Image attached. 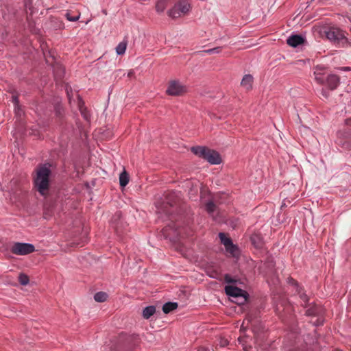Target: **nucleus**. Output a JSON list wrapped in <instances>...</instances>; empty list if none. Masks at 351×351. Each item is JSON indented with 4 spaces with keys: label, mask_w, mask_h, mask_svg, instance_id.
<instances>
[{
    "label": "nucleus",
    "mask_w": 351,
    "mask_h": 351,
    "mask_svg": "<svg viewBox=\"0 0 351 351\" xmlns=\"http://www.w3.org/2000/svg\"><path fill=\"white\" fill-rule=\"evenodd\" d=\"M51 173L49 164L40 165L36 169V176L34 178V184L41 195H45L49 189Z\"/></svg>",
    "instance_id": "1"
},
{
    "label": "nucleus",
    "mask_w": 351,
    "mask_h": 351,
    "mask_svg": "<svg viewBox=\"0 0 351 351\" xmlns=\"http://www.w3.org/2000/svg\"><path fill=\"white\" fill-rule=\"evenodd\" d=\"M326 38L332 42L333 44L344 47L348 45V38L345 36V33L343 30L336 27H328L324 31Z\"/></svg>",
    "instance_id": "2"
},
{
    "label": "nucleus",
    "mask_w": 351,
    "mask_h": 351,
    "mask_svg": "<svg viewBox=\"0 0 351 351\" xmlns=\"http://www.w3.org/2000/svg\"><path fill=\"white\" fill-rule=\"evenodd\" d=\"M121 345L118 351H136L141 343L138 335H125L121 340Z\"/></svg>",
    "instance_id": "3"
},
{
    "label": "nucleus",
    "mask_w": 351,
    "mask_h": 351,
    "mask_svg": "<svg viewBox=\"0 0 351 351\" xmlns=\"http://www.w3.org/2000/svg\"><path fill=\"white\" fill-rule=\"evenodd\" d=\"M162 233L165 239L170 240H176L182 237V230L173 221L162 228Z\"/></svg>",
    "instance_id": "4"
},
{
    "label": "nucleus",
    "mask_w": 351,
    "mask_h": 351,
    "mask_svg": "<svg viewBox=\"0 0 351 351\" xmlns=\"http://www.w3.org/2000/svg\"><path fill=\"white\" fill-rule=\"evenodd\" d=\"M35 246L32 243L15 242L11 247L12 254L20 256L29 254L35 251Z\"/></svg>",
    "instance_id": "5"
},
{
    "label": "nucleus",
    "mask_w": 351,
    "mask_h": 351,
    "mask_svg": "<svg viewBox=\"0 0 351 351\" xmlns=\"http://www.w3.org/2000/svg\"><path fill=\"white\" fill-rule=\"evenodd\" d=\"M337 143L341 147L349 149L351 147V129L339 130L337 133Z\"/></svg>",
    "instance_id": "6"
},
{
    "label": "nucleus",
    "mask_w": 351,
    "mask_h": 351,
    "mask_svg": "<svg viewBox=\"0 0 351 351\" xmlns=\"http://www.w3.org/2000/svg\"><path fill=\"white\" fill-rule=\"evenodd\" d=\"M225 292L230 297L241 298L243 300L242 302H245L249 295L246 291L232 285L226 286Z\"/></svg>",
    "instance_id": "7"
},
{
    "label": "nucleus",
    "mask_w": 351,
    "mask_h": 351,
    "mask_svg": "<svg viewBox=\"0 0 351 351\" xmlns=\"http://www.w3.org/2000/svg\"><path fill=\"white\" fill-rule=\"evenodd\" d=\"M185 92L186 87L184 86L180 82L176 80L169 82L168 88L166 90V93L169 95L172 96L181 95Z\"/></svg>",
    "instance_id": "8"
},
{
    "label": "nucleus",
    "mask_w": 351,
    "mask_h": 351,
    "mask_svg": "<svg viewBox=\"0 0 351 351\" xmlns=\"http://www.w3.org/2000/svg\"><path fill=\"white\" fill-rule=\"evenodd\" d=\"M204 159L212 165H219L221 162L220 154L217 151L208 148Z\"/></svg>",
    "instance_id": "9"
},
{
    "label": "nucleus",
    "mask_w": 351,
    "mask_h": 351,
    "mask_svg": "<svg viewBox=\"0 0 351 351\" xmlns=\"http://www.w3.org/2000/svg\"><path fill=\"white\" fill-rule=\"evenodd\" d=\"M305 41V38L300 34H293L290 36L287 40V43L292 47H297L302 45Z\"/></svg>",
    "instance_id": "10"
},
{
    "label": "nucleus",
    "mask_w": 351,
    "mask_h": 351,
    "mask_svg": "<svg viewBox=\"0 0 351 351\" xmlns=\"http://www.w3.org/2000/svg\"><path fill=\"white\" fill-rule=\"evenodd\" d=\"M340 82L339 77L335 74H330L326 78V82L329 89L335 90Z\"/></svg>",
    "instance_id": "11"
},
{
    "label": "nucleus",
    "mask_w": 351,
    "mask_h": 351,
    "mask_svg": "<svg viewBox=\"0 0 351 351\" xmlns=\"http://www.w3.org/2000/svg\"><path fill=\"white\" fill-rule=\"evenodd\" d=\"M179 193L176 191L169 192L165 196L164 204L169 205L170 207L175 206L179 199Z\"/></svg>",
    "instance_id": "12"
},
{
    "label": "nucleus",
    "mask_w": 351,
    "mask_h": 351,
    "mask_svg": "<svg viewBox=\"0 0 351 351\" xmlns=\"http://www.w3.org/2000/svg\"><path fill=\"white\" fill-rule=\"evenodd\" d=\"M253 77L250 74L245 75L241 82V85L247 90L252 88Z\"/></svg>",
    "instance_id": "13"
},
{
    "label": "nucleus",
    "mask_w": 351,
    "mask_h": 351,
    "mask_svg": "<svg viewBox=\"0 0 351 351\" xmlns=\"http://www.w3.org/2000/svg\"><path fill=\"white\" fill-rule=\"evenodd\" d=\"M191 151L196 156L204 158L207 147L202 146H194L191 148Z\"/></svg>",
    "instance_id": "14"
},
{
    "label": "nucleus",
    "mask_w": 351,
    "mask_h": 351,
    "mask_svg": "<svg viewBox=\"0 0 351 351\" xmlns=\"http://www.w3.org/2000/svg\"><path fill=\"white\" fill-rule=\"evenodd\" d=\"M175 6L176 9H179L180 12H181L182 15L187 14L191 8L190 4L185 1L180 2L176 4Z\"/></svg>",
    "instance_id": "15"
},
{
    "label": "nucleus",
    "mask_w": 351,
    "mask_h": 351,
    "mask_svg": "<svg viewBox=\"0 0 351 351\" xmlns=\"http://www.w3.org/2000/svg\"><path fill=\"white\" fill-rule=\"evenodd\" d=\"M178 306V304L177 302H166L163 306H162V311L164 312V313L165 314H168L170 312H171L172 311L176 309Z\"/></svg>",
    "instance_id": "16"
},
{
    "label": "nucleus",
    "mask_w": 351,
    "mask_h": 351,
    "mask_svg": "<svg viewBox=\"0 0 351 351\" xmlns=\"http://www.w3.org/2000/svg\"><path fill=\"white\" fill-rule=\"evenodd\" d=\"M156 312V307L154 306H147L143 310L142 315L144 319H148Z\"/></svg>",
    "instance_id": "17"
},
{
    "label": "nucleus",
    "mask_w": 351,
    "mask_h": 351,
    "mask_svg": "<svg viewBox=\"0 0 351 351\" xmlns=\"http://www.w3.org/2000/svg\"><path fill=\"white\" fill-rule=\"evenodd\" d=\"M54 111L56 117L59 119V121L62 124L64 114V110L63 107L60 104H56L54 106Z\"/></svg>",
    "instance_id": "18"
},
{
    "label": "nucleus",
    "mask_w": 351,
    "mask_h": 351,
    "mask_svg": "<svg viewBox=\"0 0 351 351\" xmlns=\"http://www.w3.org/2000/svg\"><path fill=\"white\" fill-rule=\"evenodd\" d=\"M129 182V175L125 170H123L119 176V184L121 187H125Z\"/></svg>",
    "instance_id": "19"
},
{
    "label": "nucleus",
    "mask_w": 351,
    "mask_h": 351,
    "mask_svg": "<svg viewBox=\"0 0 351 351\" xmlns=\"http://www.w3.org/2000/svg\"><path fill=\"white\" fill-rule=\"evenodd\" d=\"M319 66H315L314 71L315 79L319 84H324L326 82V79L322 75V73L319 72Z\"/></svg>",
    "instance_id": "20"
},
{
    "label": "nucleus",
    "mask_w": 351,
    "mask_h": 351,
    "mask_svg": "<svg viewBox=\"0 0 351 351\" xmlns=\"http://www.w3.org/2000/svg\"><path fill=\"white\" fill-rule=\"evenodd\" d=\"M108 298V294L103 291L97 292L94 295V300L98 302H104Z\"/></svg>",
    "instance_id": "21"
},
{
    "label": "nucleus",
    "mask_w": 351,
    "mask_h": 351,
    "mask_svg": "<svg viewBox=\"0 0 351 351\" xmlns=\"http://www.w3.org/2000/svg\"><path fill=\"white\" fill-rule=\"evenodd\" d=\"M250 240L252 243V244L256 247H261V245H262V241H261V237H259L258 234H254L251 236L250 237Z\"/></svg>",
    "instance_id": "22"
},
{
    "label": "nucleus",
    "mask_w": 351,
    "mask_h": 351,
    "mask_svg": "<svg viewBox=\"0 0 351 351\" xmlns=\"http://www.w3.org/2000/svg\"><path fill=\"white\" fill-rule=\"evenodd\" d=\"M219 237L220 239V241H221V243L222 244H223V245L226 247L228 246L229 245H230V243L232 242V241L231 240V239L230 237H228L226 234L223 233V232H220L219 234Z\"/></svg>",
    "instance_id": "23"
},
{
    "label": "nucleus",
    "mask_w": 351,
    "mask_h": 351,
    "mask_svg": "<svg viewBox=\"0 0 351 351\" xmlns=\"http://www.w3.org/2000/svg\"><path fill=\"white\" fill-rule=\"evenodd\" d=\"M127 47L126 42H121L116 47V52L118 55H123L125 53Z\"/></svg>",
    "instance_id": "24"
},
{
    "label": "nucleus",
    "mask_w": 351,
    "mask_h": 351,
    "mask_svg": "<svg viewBox=\"0 0 351 351\" xmlns=\"http://www.w3.org/2000/svg\"><path fill=\"white\" fill-rule=\"evenodd\" d=\"M226 250L228 252L231 254L232 256H236L238 254V247L234 245L232 242L228 246L226 247Z\"/></svg>",
    "instance_id": "25"
},
{
    "label": "nucleus",
    "mask_w": 351,
    "mask_h": 351,
    "mask_svg": "<svg viewBox=\"0 0 351 351\" xmlns=\"http://www.w3.org/2000/svg\"><path fill=\"white\" fill-rule=\"evenodd\" d=\"M168 15L173 19L179 18L182 16L179 9H176L175 5L168 12Z\"/></svg>",
    "instance_id": "26"
},
{
    "label": "nucleus",
    "mask_w": 351,
    "mask_h": 351,
    "mask_svg": "<svg viewBox=\"0 0 351 351\" xmlns=\"http://www.w3.org/2000/svg\"><path fill=\"white\" fill-rule=\"evenodd\" d=\"M24 6L26 11H29L30 15H32L35 12L32 0H25Z\"/></svg>",
    "instance_id": "27"
},
{
    "label": "nucleus",
    "mask_w": 351,
    "mask_h": 351,
    "mask_svg": "<svg viewBox=\"0 0 351 351\" xmlns=\"http://www.w3.org/2000/svg\"><path fill=\"white\" fill-rule=\"evenodd\" d=\"M216 207V204L213 201H208L205 205V209L209 214L213 213Z\"/></svg>",
    "instance_id": "28"
},
{
    "label": "nucleus",
    "mask_w": 351,
    "mask_h": 351,
    "mask_svg": "<svg viewBox=\"0 0 351 351\" xmlns=\"http://www.w3.org/2000/svg\"><path fill=\"white\" fill-rule=\"evenodd\" d=\"M166 8V1L158 0L156 5V10L158 12H162Z\"/></svg>",
    "instance_id": "29"
},
{
    "label": "nucleus",
    "mask_w": 351,
    "mask_h": 351,
    "mask_svg": "<svg viewBox=\"0 0 351 351\" xmlns=\"http://www.w3.org/2000/svg\"><path fill=\"white\" fill-rule=\"evenodd\" d=\"M29 277L27 275L21 273L19 276V282L21 285H27L29 283Z\"/></svg>",
    "instance_id": "30"
},
{
    "label": "nucleus",
    "mask_w": 351,
    "mask_h": 351,
    "mask_svg": "<svg viewBox=\"0 0 351 351\" xmlns=\"http://www.w3.org/2000/svg\"><path fill=\"white\" fill-rule=\"evenodd\" d=\"M221 47H217L215 48L209 49L203 51V53H208V54H213V53H219L221 51Z\"/></svg>",
    "instance_id": "31"
},
{
    "label": "nucleus",
    "mask_w": 351,
    "mask_h": 351,
    "mask_svg": "<svg viewBox=\"0 0 351 351\" xmlns=\"http://www.w3.org/2000/svg\"><path fill=\"white\" fill-rule=\"evenodd\" d=\"M65 16L68 21L74 22L77 21L80 19V14H78L76 16H71L70 12H66Z\"/></svg>",
    "instance_id": "32"
},
{
    "label": "nucleus",
    "mask_w": 351,
    "mask_h": 351,
    "mask_svg": "<svg viewBox=\"0 0 351 351\" xmlns=\"http://www.w3.org/2000/svg\"><path fill=\"white\" fill-rule=\"evenodd\" d=\"M318 313V310L316 308H309L306 311V315L308 316L316 315Z\"/></svg>",
    "instance_id": "33"
},
{
    "label": "nucleus",
    "mask_w": 351,
    "mask_h": 351,
    "mask_svg": "<svg viewBox=\"0 0 351 351\" xmlns=\"http://www.w3.org/2000/svg\"><path fill=\"white\" fill-rule=\"evenodd\" d=\"M80 112L85 120H86V121L89 120L90 116V114H89L87 108L82 109V110H80Z\"/></svg>",
    "instance_id": "34"
},
{
    "label": "nucleus",
    "mask_w": 351,
    "mask_h": 351,
    "mask_svg": "<svg viewBox=\"0 0 351 351\" xmlns=\"http://www.w3.org/2000/svg\"><path fill=\"white\" fill-rule=\"evenodd\" d=\"M56 69L57 70L56 71V75H58V77L61 78L64 73V70L63 67L61 65H59L57 66Z\"/></svg>",
    "instance_id": "35"
},
{
    "label": "nucleus",
    "mask_w": 351,
    "mask_h": 351,
    "mask_svg": "<svg viewBox=\"0 0 351 351\" xmlns=\"http://www.w3.org/2000/svg\"><path fill=\"white\" fill-rule=\"evenodd\" d=\"M77 99H78L77 106H78L79 110L86 108V107L85 106V104H84V101L82 100V97L80 95H77Z\"/></svg>",
    "instance_id": "36"
},
{
    "label": "nucleus",
    "mask_w": 351,
    "mask_h": 351,
    "mask_svg": "<svg viewBox=\"0 0 351 351\" xmlns=\"http://www.w3.org/2000/svg\"><path fill=\"white\" fill-rule=\"evenodd\" d=\"M14 112L19 117H21L23 114V111L20 105L14 106Z\"/></svg>",
    "instance_id": "37"
},
{
    "label": "nucleus",
    "mask_w": 351,
    "mask_h": 351,
    "mask_svg": "<svg viewBox=\"0 0 351 351\" xmlns=\"http://www.w3.org/2000/svg\"><path fill=\"white\" fill-rule=\"evenodd\" d=\"M228 343H229V341L224 338H221L219 340V345L220 346V347H222V348L226 347V346L228 345Z\"/></svg>",
    "instance_id": "38"
},
{
    "label": "nucleus",
    "mask_w": 351,
    "mask_h": 351,
    "mask_svg": "<svg viewBox=\"0 0 351 351\" xmlns=\"http://www.w3.org/2000/svg\"><path fill=\"white\" fill-rule=\"evenodd\" d=\"M225 281L227 283H234L236 282V280H234L230 275L226 274L224 277Z\"/></svg>",
    "instance_id": "39"
},
{
    "label": "nucleus",
    "mask_w": 351,
    "mask_h": 351,
    "mask_svg": "<svg viewBox=\"0 0 351 351\" xmlns=\"http://www.w3.org/2000/svg\"><path fill=\"white\" fill-rule=\"evenodd\" d=\"M12 101L13 102L14 106L19 105V99L18 95H12Z\"/></svg>",
    "instance_id": "40"
},
{
    "label": "nucleus",
    "mask_w": 351,
    "mask_h": 351,
    "mask_svg": "<svg viewBox=\"0 0 351 351\" xmlns=\"http://www.w3.org/2000/svg\"><path fill=\"white\" fill-rule=\"evenodd\" d=\"M121 216H122L121 212L117 211L114 213V215L113 216V219L114 220L119 219H121Z\"/></svg>",
    "instance_id": "41"
},
{
    "label": "nucleus",
    "mask_w": 351,
    "mask_h": 351,
    "mask_svg": "<svg viewBox=\"0 0 351 351\" xmlns=\"http://www.w3.org/2000/svg\"><path fill=\"white\" fill-rule=\"evenodd\" d=\"M300 298L302 300V301L306 304L308 301V297L305 293H302L300 295Z\"/></svg>",
    "instance_id": "42"
},
{
    "label": "nucleus",
    "mask_w": 351,
    "mask_h": 351,
    "mask_svg": "<svg viewBox=\"0 0 351 351\" xmlns=\"http://www.w3.org/2000/svg\"><path fill=\"white\" fill-rule=\"evenodd\" d=\"M338 70L341 71H351V67L350 66H341L338 68Z\"/></svg>",
    "instance_id": "43"
},
{
    "label": "nucleus",
    "mask_w": 351,
    "mask_h": 351,
    "mask_svg": "<svg viewBox=\"0 0 351 351\" xmlns=\"http://www.w3.org/2000/svg\"><path fill=\"white\" fill-rule=\"evenodd\" d=\"M163 212H165V214L167 215H168V216L171 214V212L169 210L167 209V206H165V208L163 209Z\"/></svg>",
    "instance_id": "44"
},
{
    "label": "nucleus",
    "mask_w": 351,
    "mask_h": 351,
    "mask_svg": "<svg viewBox=\"0 0 351 351\" xmlns=\"http://www.w3.org/2000/svg\"><path fill=\"white\" fill-rule=\"evenodd\" d=\"M197 351H209V350H208L207 348H200L198 349Z\"/></svg>",
    "instance_id": "45"
},
{
    "label": "nucleus",
    "mask_w": 351,
    "mask_h": 351,
    "mask_svg": "<svg viewBox=\"0 0 351 351\" xmlns=\"http://www.w3.org/2000/svg\"><path fill=\"white\" fill-rule=\"evenodd\" d=\"M317 66H319V72L322 73V71L324 69L323 66L317 65Z\"/></svg>",
    "instance_id": "46"
},
{
    "label": "nucleus",
    "mask_w": 351,
    "mask_h": 351,
    "mask_svg": "<svg viewBox=\"0 0 351 351\" xmlns=\"http://www.w3.org/2000/svg\"><path fill=\"white\" fill-rule=\"evenodd\" d=\"M322 95L325 97H328V94L326 93V91L324 90H322Z\"/></svg>",
    "instance_id": "47"
},
{
    "label": "nucleus",
    "mask_w": 351,
    "mask_h": 351,
    "mask_svg": "<svg viewBox=\"0 0 351 351\" xmlns=\"http://www.w3.org/2000/svg\"><path fill=\"white\" fill-rule=\"evenodd\" d=\"M132 74H133V72L130 71V72H129V73H128V76H131Z\"/></svg>",
    "instance_id": "48"
},
{
    "label": "nucleus",
    "mask_w": 351,
    "mask_h": 351,
    "mask_svg": "<svg viewBox=\"0 0 351 351\" xmlns=\"http://www.w3.org/2000/svg\"><path fill=\"white\" fill-rule=\"evenodd\" d=\"M293 283L296 284V281L294 279L291 280Z\"/></svg>",
    "instance_id": "49"
}]
</instances>
